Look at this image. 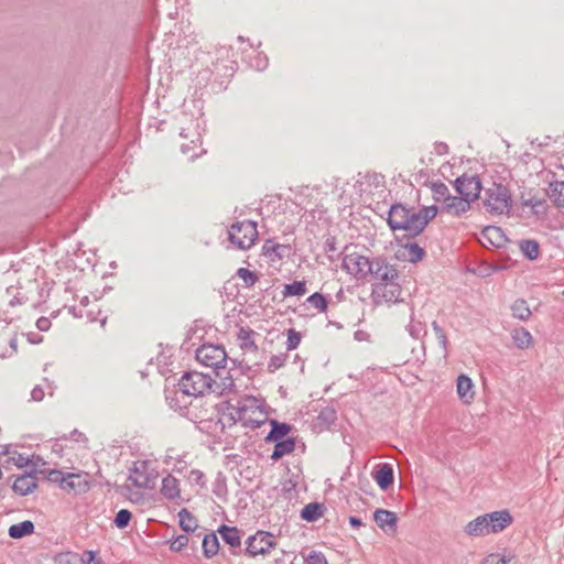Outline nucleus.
<instances>
[{
  "label": "nucleus",
  "instance_id": "nucleus-49",
  "mask_svg": "<svg viewBox=\"0 0 564 564\" xmlns=\"http://www.w3.org/2000/svg\"><path fill=\"white\" fill-rule=\"evenodd\" d=\"M432 327H433V330H434V333L436 335L438 344L441 345V347L446 352L447 351L448 341H447V337H446L445 332L443 330V328L435 321L432 323Z\"/></svg>",
  "mask_w": 564,
  "mask_h": 564
},
{
  "label": "nucleus",
  "instance_id": "nucleus-1",
  "mask_svg": "<svg viewBox=\"0 0 564 564\" xmlns=\"http://www.w3.org/2000/svg\"><path fill=\"white\" fill-rule=\"evenodd\" d=\"M369 279L373 281L371 288V300L376 305H381L383 303H398L402 301L399 271L395 265L391 264L386 258H375V264Z\"/></svg>",
  "mask_w": 564,
  "mask_h": 564
},
{
  "label": "nucleus",
  "instance_id": "nucleus-33",
  "mask_svg": "<svg viewBox=\"0 0 564 564\" xmlns=\"http://www.w3.org/2000/svg\"><path fill=\"white\" fill-rule=\"evenodd\" d=\"M203 553L206 558L214 557L219 551L218 538L214 532L207 533L203 538Z\"/></svg>",
  "mask_w": 564,
  "mask_h": 564
},
{
  "label": "nucleus",
  "instance_id": "nucleus-17",
  "mask_svg": "<svg viewBox=\"0 0 564 564\" xmlns=\"http://www.w3.org/2000/svg\"><path fill=\"white\" fill-rule=\"evenodd\" d=\"M36 487L37 478L35 470L19 476L12 485L13 491L20 496L31 494Z\"/></svg>",
  "mask_w": 564,
  "mask_h": 564
},
{
  "label": "nucleus",
  "instance_id": "nucleus-11",
  "mask_svg": "<svg viewBox=\"0 0 564 564\" xmlns=\"http://www.w3.org/2000/svg\"><path fill=\"white\" fill-rule=\"evenodd\" d=\"M454 185L457 193L467 198L469 204L477 199L481 192V182L477 175L464 174L455 180Z\"/></svg>",
  "mask_w": 564,
  "mask_h": 564
},
{
  "label": "nucleus",
  "instance_id": "nucleus-21",
  "mask_svg": "<svg viewBox=\"0 0 564 564\" xmlns=\"http://www.w3.org/2000/svg\"><path fill=\"white\" fill-rule=\"evenodd\" d=\"M465 533L469 536H485L490 534L487 522V514L477 517L469 521L464 529Z\"/></svg>",
  "mask_w": 564,
  "mask_h": 564
},
{
  "label": "nucleus",
  "instance_id": "nucleus-15",
  "mask_svg": "<svg viewBox=\"0 0 564 564\" xmlns=\"http://www.w3.org/2000/svg\"><path fill=\"white\" fill-rule=\"evenodd\" d=\"M409 207L403 204H393L389 209L387 223L392 231L403 230L408 227Z\"/></svg>",
  "mask_w": 564,
  "mask_h": 564
},
{
  "label": "nucleus",
  "instance_id": "nucleus-52",
  "mask_svg": "<svg viewBox=\"0 0 564 564\" xmlns=\"http://www.w3.org/2000/svg\"><path fill=\"white\" fill-rule=\"evenodd\" d=\"M58 564H78L83 562V558H79L77 554L74 553H62L56 558Z\"/></svg>",
  "mask_w": 564,
  "mask_h": 564
},
{
  "label": "nucleus",
  "instance_id": "nucleus-19",
  "mask_svg": "<svg viewBox=\"0 0 564 564\" xmlns=\"http://www.w3.org/2000/svg\"><path fill=\"white\" fill-rule=\"evenodd\" d=\"M373 520L376 521L377 525L382 530H397L398 517L393 511L386 509H377L373 513Z\"/></svg>",
  "mask_w": 564,
  "mask_h": 564
},
{
  "label": "nucleus",
  "instance_id": "nucleus-48",
  "mask_svg": "<svg viewBox=\"0 0 564 564\" xmlns=\"http://www.w3.org/2000/svg\"><path fill=\"white\" fill-rule=\"evenodd\" d=\"M302 336L294 328L288 330L286 349L294 350L299 347Z\"/></svg>",
  "mask_w": 564,
  "mask_h": 564
},
{
  "label": "nucleus",
  "instance_id": "nucleus-32",
  "mask_svg": "<svg viewBox=\"0 0 564 564\" xmlns=\"http://www.w3.org/2000/svg\"><path fill=\"white\" fill-rule=\"evenodd\" d=\"M325 511V507L319 502L307 503L301 511V518L307 522H314L319 519Z\"/></svg>",
  "mask_w": 564,
  "mask_h": 564
},
{
  "label": "nucleus",
  "instance_id": "nucleus-63",
  "mask_svg": "<svg viewBox=\"0 0 564 564\" xmlns=\"http://www.w3.org/2000/svg\"><path fill=\"white\" fill-rule=\"evenodd\" d=\"M326 243H327V246H328V250H335L334 242H329V241L327 240V242H326Z\"/></svg>",
  "mask_w": 564,
  "mask_h": 564
},
{
  "label": "nucleus",
  "instance_id": "nucleus-25",
  "mask_svg": "<svg viewBox=\"0 0 564 564\" xmlns=\"http://www.w3.org/2000/svg\"><path fill=\"white\" fill-rule=\"evenodd\" d=\"M161 494L164 498L169 500H175L181 497V489L178 480L172 476L167 475L162 479Z\"/></svg>",
  "mask_w": 564,
  "mask_h": 564
},
{
  "label": "nucleus",
  "instance_id": "nucleus-54",
  "mask_svg": "<svg viewBox=\"0 0 564 564\" xmlns=\"http://www.w3.org/2000/svg\"><path fill=\"white\" fill-rule=\"evenodd\" d=\"M66 474L67 473H64L58 469H52V470H50V473L47 475V479L52 482L58 484L59 487L63 488V485H64V481L66 478Z\"/></svg>",
  "mask_w": 564,
  "mask_h": 564
},
{
  "label": "nucleus",
  "instance_id": "nucleus-27",
  "mask_svg": "<svg viewBox=\"0 0 564 564\" xmlns=\"http://www.w3.org/2000/svg\"><path fill=\"white\" fill-rule=\"evenodd\" d=\"M274 448L270 458L274 462L281 459L284 455L291 454L295 449V438L288 437L278 442H274Z\"/></svg>",
  "mask_w": 564,
  "mask_h": 564
},
{
  "label": "nucleus",
  "instance_id": "nucleus-14",
  "mask_svg": "<svg viewBox=\"0 0 564 564\" xmlns=\"http://www.w3.org/2000/svg\"><path fill=\"white\" fill-rule=\"evenodd\" d=\"M88 474L67 473L63 485V490L74 492L75 495L85 494L89 490Z\"/></svg>",
  "mask_w": 564,
  "mask_h": 564
},
{
  "label": "nucleus",
  "instance_id": "nucleus-53",
  "mask_svg": "<svg viewBox=\"0 0 564 564\" xmlns=\"http://www.w3.org/2000/svg\"><path fill=\"white\" fill-rule=\"evenodd\" d=\"M188 481L191 484L198 485L200 487H205V475L199 469H192L188 474Z\"/></svg>",
  "mask_w": 564,
  "mask_h": 564
},
{
  "label": "nucleus",
  "instance_id": "nucleus-37",
  "mask_svg": "<svg viewBox=\"0 0 564 564\" xmlns=\"http://www.w3.org/2000/svg\"><path fill=\"white\" fill-rule=\"evenodd\" d=\"M178 523L185 532H194L198 528L196 518L185 508L178 512Z\"/></svg>",
  "mask_w": 564,
  "mask_h": 564
},
{
  "label": "nucleus",
  "instance_id": "nucleus-34",
  "mask_svg": "<svg viewBox=\"0 0 564 564\" xmlns=\"http://www.w3.org/2000/svg\"><path fill=\"white\" fill-rule=\"evenodd\" d=\"M253 330L240 327L238 332V340L240 341L241 349L251 352L258 351V346L253 340Z\"/></svg>",
  "mask_w": 564,
  "mask_h": 564
},
{
  "label": "nucleus",
  "instance_id": "nucleus-8",
  "mask_svg": "<svg viewBox=\"0 0 564 564\" xmlns=\"http://www.w3.org/2000/svg\"><path fill=\"white\" fill-rule=\"evenodd\" d=\"M373 264L375 258L352 252L344 256L341 267L357 280H369Z\"/></svg>",
  "mask_w": 564,
  "mask_h": 564
},
{
  "label": "nucleus",
  "instance_id": "nucleus-42",
  "mask_svg": "<svg viewBox=\"0 0 564 564\" xmlns=\"http://www.w3.org/2000/svg\"><path fill=\"white\" fill-rule=\"evenodd\" d=\"M308 304L315 307L318 312L324 313L327 311L328 301L322 293L315 292L306 300Z\"/></svg>",
  "mask_w": 564,
  "mask_h": 564
},
{
  "label": "nucleus",
  "instance_id": "nucleus-3",
  "mask_svg": "<svg viewBox=\"0 0 564 564\" xmlns=\"http://www.w3.org/2000/svg\"><path fill=\"white\" fill-rule=\"evenodd\" d=\"M484 206L489 214L502 215L509 213L511 207V194L507 186L492 183L485 189Z\"/></svg>",
  "mask_w": 564,
  "mask_h": 564
},
{
  "label": "nucleus",
  "instance_id": "nucleus-9",
  "mask_svg": "<svg viewBox=\"0 0 564 564\" xmlns=\"http://www.w3.org/2000/svg\"><path fill=\"white\" fill-rule=\"evenodd\" d=\"M437 212L438 208L434 205L423 207L419 210L410 208L408 214V227L405 228V232H408V236L410 238H414L419 236L421 232H423L427 224L433 218H435Z\"/></svg>",
  "mask_w": 564,
  "mask_h": 564
},
{
  "label": "nucleus",
  "instance_id": "nucleus-24",
  "mask_svg": "<svg viewBox=\"0 0 564 564\" xmlns=\"http://www.w3.org/2000/svg\"><path fill=\"white\" fill-rule=\"evenodd\" d=\"M457 393L464 403H470L474 400V383L466 375H459L457 378Z\"/></svg>",
  "mask_w": 564,
  "mask_h": 564
},
{
  "label": "nucleus",
  "instance_id": "nucleus-22",
  "mask_svg": "<svg viewBox=\"0 0 564 564\" xmlns=\"http://www.w3.org/2000/svg\"><path fill=\"white\" fill-rule=\"evenodd\" d=\"M271 430L264 437L267 443L278 442L284 440V437L291 432L292 426L285 422H279L276 420H270Z\"/></svg>",
  "mask_w": 564,
  "mask_h": 564
},
{
  "label": "nucleus",
  "instance_id": "nucleus-7",
  "mask_svg": "<svg viewBox=\"0 0 564 564\" xmlns=\"http://www.w3.org/2000/svg\"><path fill=\"white\" fill-rule=\"evenodd\" d=\"M195 356L199 364L213 368L217 376L227 362V354L221 345L203 344L196 349Z\"/></svg>",
  "mask_w": 564,
  "mask_h": 564
},
{
  "label": "nucleus",
  "instance_id": "nucleus-16",
  "mask_svg": "<svg viewBox=\"0 0 564 564\" xmlns=\"http://www.w3.org/2000/svg\"><path fill=\"white\" fill-rule=\"evenodd\" d=\"M487 514V522L489 533H499L508 528L512 522L513 518L509 510L492 511Z\"/></svg>",
  "mask_w": 564,
  "mask_h": 564
},
{
  "label": "nucleus",
  "instance_id": "nucleus-45",
  "mask_svg": "<svg viewBox=\"0 0 564 564\" xmlns=\"http://www.w3.org/2000/svg\"><path fill=\"white\" fill-rule=\"evenodd\" d=\"M132 513L128 509H121L116 513L113 523L118 529H124L131 521Z\"/></svg>",
  "mask_w": 564,
  "mask_h": 564
},
{
  "label": "nucleus",
  "instance_id": "nucleus-50",
  "mask_svg": "<svg viewBox=\"0 0 564 564\" xmlns=\"http://www.w3.org/2000/svg\"><path fill=\"white\" fill-rule=\"evenodd\" d=\"M188 541L187 535L180 534L171 541L170 549L174 552H180L188 544Z\"/></svg>",
  "mask_w": 564,
  "mask_h": 564
},
{
  "label": "nucleus",
  "instance_id": "nucleus-35",
  "mask_svg": "<svg viewBox=\"0 0 564 564\" xmlns=\"http://www.w3.org/2000/svg\"><path fill=\"white\" fill-rule=\"evenodd\" d=\"M512 316L519 321H528L532 313L531 310L523 299L516 300L511 305Z\"/></svg>",
  "mask_w": 564,
  "mask_h": 564
},
{
  "label": "nucleus",
  "instance_id": "nucleus-57",
  "mask_svg": "<svg viewBox=\"0 0 564 564\" xmlns=\"http://www.w3.org/2000/svg\"><path fill=\"white\" fill-rule=\"evenodd\" d=\"M31 398L33 401H42L44 398V390L40 386L34 387L31 391Z\"/></svg>",
  "mask_w": 564,
  "mask_h": 564
},
{
  "label": "nucleus",
  "instance_id": "nucleus-61",
  "mask_svg": "<svg viewBox=\"0 0 564 564\" xmlns=\"http://www.w3.org/2000/svg\"><path fill=\"white\" fill-rule=\"evenodd\" d=\"M14 460V464L18 466V467H24V466H28L29 463H30V459L28 457H24L22 454H18V457H13L12 458Z\"/></svg>",
  "mask_w": 564,
  "mask_h": 564
},
{
  "label": "nucleus",
  "instance_id": "nucleus-56",
  "mask_svg": "<svg viewBox=\"0 0 564 564\" xmlns=\"http://www.w3.org/2000/svg\"><path fill=\"white\" fill-rule=\"evenodd\" d=\"M294 556L292 553L283 552L282 556L274 560V564H293Z\"/></svg>",
  "mask_w": 564,
  "mask_h": 564
},
{
  "label": "nucleus",
  "instance_id": "nucleus-12",
  "mask_svg": "<svg viewBox=\"0 0 564 564\" xmlns=\"http://www.w3.org/2000/svg\"><path fill=\"white\" fill-rule=\"evenodd\" d=\"M480 243L486 248H505L510 242L505 231L497 226H487L482 229L479 238Z\"/></svg>",
  "mask_w": 564,
  "mask_h": 564
},
{
  "label": "nucleus",
  "instance_id": "nucleus-64",
  "mask_svg": "<svg viewBox=\"0 0 564 564\" xmlns=\"http://www.w3.org/2000/svg\"><path fill=\"white\" fill-rule=\"evenodd\" d=\"M355 336L357 339H360V337H362V334H360L359 332H356Z\"/></svg>",
  "mask_w": 564,
  "mask_h": 564
},
{
  "label": "nucleus",
  "instance_id": "nucleus-39",
  "mask_svg": "<svg viewBox=\"0 0 564 564\" xmlns=\"http://www.w3.org/2000/svg\"><path fill=\"white\" fill-rule=\"evenodd\" d=\"M180 135L182 138H185V139L191 138V144L183 143L181 145V150H182L183 153H189L192 150L197 148L198 144L199 145L202 144L200 135L195 130L194 131H187L186 129H182L181 132H180Z\"/></svg>",
  "mask_w": 564,
  "mask_h": 564
},
{
  "label": "nucleus",
  "instance_id": "nucleus-43",
  "mask_svg": "<svg viewBox=\"0 0 564 564\" xmlns=\"http://www.w3.org/2000/svg\"><path fill=\"white\" fill-rule=\"evenodd\" d=\"M237 276L243 281L246 288H251L259 281L258 274L247 268H239Z\"/></svg>",
  "mask_w": 564,
  "mask_h": 564
},
{
  "label": "nucleus",
  "instance_id": "nucleus-36",
  "mask_svg": "<svg viewBox=\"0 0 564 564\" xmlns=\"http://www.w3.org/2000/svg\"><path fill=\"white\" fill-rule=\"evenodd\" d=\"M290 250V247L286 245L275 243L272 240H267L262 247V252L264 256L274 254V257L279 260L285 257V252Z\"/></svg>",
  "mask_w": 564,
  "mask_h": 564
},
{
  "label": "nucleus",
  "instance_id": "nucleus-31",
  "mask_svg": "<svg viewBox=\"0 0 564 564\" xmlns=\"http://www.w3.org/2000/svg\"><path fill=\"white\" fill-rule=\"evenodd\" d=\"M511 338L519 349H528L533 343L531 333L524 327L514 328L511 333Z\"/></svg>",
  "mask_w": 564,
  "mask_h": 564
},
{
  "label": "nucleus",
  "instance_id": "nucleus-10",
  "mask_svg": "<svg viewBox=\"0 0 564 564\" xmlns=\"http://www.w3.org/2000/svg\"><path fill=\"white\" fill-rule=\"evenodd\" d=\"M276 546V541L273 534L267 531L259 530L253 535H250L246 541L245 552L256 557L258 555L267 554L271 549Z\"/></svg>",
  "mask_w": 564,
  "mask_h": 564
},
{
  "label": "nucleus",
  "instance_id": "nucleus-46",
  "mask_svg": "<svg viewBox=\"0 0 564 564\" xmlns=\"http://www.w3.org/2000/svg\"><path fill=\"white\" fill-rule=\"evenodd\" d=\"M288 357L289 355L286 352L273 355L268 362V371L272 373L282 368L285 365Z\"/></svg>",
  "mask_w": 564,
  "mask_h": 564
},
{
  "label": "nucleus",
  "instance_id": "nucleus-6",
  "mask_svg": "<svg viewBox=\"0 0 564 564\" xmlns=\"http://www.w3.org/2000/svg\"><path fill=\"white\" fill-rule=\"evenodd\" d=\"M252 408H258L257 399L254 398L238 401L236 405L227 403L218 417L217 424H220L221 431H224L225 427H230L237 422L246 420V415Z\"/></svg>",
  "mask_w": 564,
  "mask_h": 564
},
{
  "label": "nucleus",
  "instance_id": "nucleus-40",
  "mask_svg": "<svg viewBox=\"0 0 564 564\" xmlns=\"http://www.w3.org/2000/svg\"><path fill=\"white\" fill-rule=\"evenodd\" d=\"M307 292L306 282L305 281H294L292 283L285 284L282 291L284 297L289 296H302Z\"/></svg>",
  "mask_w": 564,
  "mask_h": 564
},
{
  "label": "nucleus",
  "instance_id": "nucleus-44",
  "mask_svg": "<svg viewBox=\"0 0 564 564\" xmlns=\"http://www.w3.org/2000/svg\"><path fill=\"white\" fill-rule=\"evenodd\" d=\"M523 206H529L532 208L533 214L541 215L546 212V202L545 199L531 197L523 202Z\"/></svg>",
  "mask_w": 564,
  "mask_h": 564
},
{
  "label": "nucleus",
  "instance_id": "nucleus-47",
  "mask_svg": "<svg viewBox=\"0 0 564 564\" xmlns=\"http://www.w3.org/2000/svg\"><path fill=\"white\" fill-rule=\"evenodd\" d=\"M408 332L411 335V337L415 339H419L421 336L426 334L424 324L420 321H415L413 317L411 318V322L408 325Z\"/></svg>",
  "mask_w": 564,
  "mask_h": 564
},
{
  "label": "nucleus",
  "instance_id": "nucleus-5",
  "mask_svg": "<svg viewBox=\"0 0 564 564\" xmlns=\"http://www.w3.org/2000/svg\"><path fill=\"white\" fill-rule=\"evenodd\" d=\"M166 400L172 409L178 411L181 415L195 423H203L212 420L209 414L213 412V406H203L202 400H194L191 401L188 405H181L176 391L174 392V397L166 395Z\"/></svg>",
  "mask_w": 564,
  "mask_h": 564
},
{
  "label": "nucleus",
  "instance_id": "nucleus-26",
  "mask_svg": "<svg viewBox=\"0 0 564 564\" xmlns=\"http://www.w3.org/2000/svg\"><path fill=\"white\" fill-rule=\"evenodd\" d=\"M223 541L231 547L240 549L241 545V533L236 527H228L223 524L218 529Z\"/></svg>",
  "mask_w": 564,
  "mask_h": 564
},
{
  "label": "nucleus",
  "instance_id": "nucleus-38",
  "mask_svg": "<svg viewBox=\"0 0 564 564\" xmlns=\"http://www.w3.org/2000/svg\"><path fill=\"white\" fill-rule=\"evenodd\" d=\"M433 199L438 203H445L448 200L451 193L448 187L442 182L430 183Z\"/></svg>",
  "mask_w": 564,
  "mask_h": 564
},
{
  "label": "nucleus",
  "instance_id": "nucleus-13",
  "mask_svg": "<svg viewBox=\"0 0 564 564\" xmlns=\"http://www.w3.org/2000/svg\"><path fill=\"white\" fill-rule=\"evenodd\" d=\"M129 480L141 489H151L154 486L153 477L148 471L147 462H135L130 469Z\"/></svg>",
  "mask_w": 564,
  "mask_h": 564
},
{
  "label": "nucleus",
  "instance_id": "nucleus-55",
  "mask_svg": "<svg viewBox=\"0 0 564 564\" xmlns=\"http://www.w3.org/2000/svg\"><path fill=\"white\" fill-rule=\"evenodd\" d=\"M510 560H507L506 556L489 554L482 560L481 564H508Z\"/></svg>",
  "mask_w": 564,
  "mask_h": 564
},
{
  "label": "nucleus",
  "instance_id": "nucleus-2",
  "mask_svg": "<svg viewBox=\"0 0 564 564\" xmlns=\"http://www.w3.org/2000/svg\"><path fill=\"white\" fill-rule=\"evenodd\" d=\"M213 383L214 379L209 375L198 371H188L178 380V389L183 395L194 397L195 400H198V397L210 392Z\"/></svg>",
  "mask_w": 564,
  "mask_h": 564
},
{
  "label": "nucleus",
  "instance_id": "nucleus-62",
  "mask_svg": "<svg viewBox=\"0 0 564 564\" xmlns=\"http://www.w3.org/2000/svg\"><path fill=\"white\" fill-rule=\"evenodd\" d=\"M349 523L355 529H359L364 524L361 519L354 517V516L349 517Z\"/></svg>",
  "mask_w": 564,
  "mask_h": 564
},
{
  "label": "nucleus",
  "instance_id": "nucleus-59",
  "mask_svg": "<svg viewBox=\"0 0 564 564\" xmlns=\"http://www.w3.org/2000/svg\"><path fill=\"white\" fill-rule=\"evenodd\" d=\"M85 555L87 556L86 563L87 564H101V560L96 556V552L94 551H86Z\"/></svg>",
  "mask_w": 564,
  "mask_h": 564
},
{
  "label": "nucleus",
  "instance_id": "nucleus-29",
  "mask_svg": "<svg viewBox=\"0 0 564 564\" xmlns=\"http://www.w3.org/2000/svg\"><path fill=\"white\" fill-rule=\"evenodd\" d=\"M34 523L31 520H25L20 523L12 524L9 528L8 534L11 539L19 540L31 535L34 532Z\"/></svg>",
  "mask_w": 564,
  "mask_h": 564
},
{
  "label": "nucleus",
  "instance_id": "nucleus-20",
  "mask_svg": "<svg viewBox=\"0 0 564 564\" xmlns=\"http://www.w3.org/2000/svg\"><path fill=\"white\" fill-rule=\"evenodd\" d=\"M373 478L382 490H387L394 481L393 468L390 464H381L375 471Z\"/></svg>",
  "mask_w": 564,
  "mask_h": 564
},
{
  "label": "nucleus",
  "instance_id": "nucleus-58",
  "mask_svg": "<svg viewBox=\"0 0 564 564\" xmlns=\"http://www.w3.org/2000/svg\"><path fill=\"white\" fill-rule=\"evenodd\" d=\"M263 423V421L260 420H252L248 417V414L246 415V420L242 421L243 426L250 427V429H258Z\"/></svg>",
  "mask_w": 564,
  "mask_h": 564
},
{
  "label": "nucleus",
  "instance_id": "nucleus-30",
  "mask_svg": "<svg viewBox=\"0 0 564 564\" xmlns=\"http://www.w3.org/2000/svg\"><path fill=\"white\" fill-rule=\"evenodd\" d=\"M402 249L403 258L411 263H417L425 257V250L416 242H405Z\"/></svg>",
  "mask_w": 564,
  "mask_h": 564
},
{
  "label": "nucleus",
  "instance_id": "nucleus-28",
  "mask_svg": "<svg viewBox=\"0 0 564 564\" xmlns=\"http://www.w3.org/2000/svg\"><path fill=\"white\" fill-rule=\"evenodd\" d=\"M547 196L557 208H564V181L550 182Z\"/></svg>",
  "mask_w": 564,
  "mask_h": 564
},
{
  "label": "nucleus",
  "instance_id": "nucleus-60",
  "mask_svg": "<svg viewBox=\"0 0 564 564\" xmlns=\"http://www.w3.org/2000/svg\"><path fill=\"white\" fill-rule=\"evenodd\" d=\"M50 326H51V321L46 317H41L36 322V327L42 332L47 330L50 328Z\"/></svg>",
  "mask_w": 564,
  "mask_h": 564
},
{
  "label": "nucleus",
  "instance_id": "nucleus-4",
  "mask_svg": "<svg viewBox=\"0 0 564 564\" xmlns=\"http://www.w3.org/2000/svg\"><path fill=\"white\" fill-rule=\"evenodd\" d=\"M258 239L257 223L252 220L237 221L228 229V240L240 250L251 248Z\"/></svg>",
  "mask_w": 564,
  "mask_h": 564
},
{
  "label": "nucleus",
  "instance_id": "nucleus-23",
  "mask_svg": "<svg viewBox=\"0 0 564 564\" xmlns=\"http://www.w3.org/2000/svg\"><path fill=\"white\" fill-rule=\"evenodd\" d=\"M337 421V413L334 408L322 409L315 419L314 426L318 431L329 430Z\"/></svg>",
  "mask_w": 564,
  "mask_h": 564
},
{
  "label": "nucleus",
  "instance_id": "nucleus-51",
  "mask_svg": "<svg viewBox=\"0 0 564 564\" xmlns=\"http://www.w3.org/2000/svg\"><path fill=\"white\" fill-rule=\"evenodd\" d=\"M306 564H328L325 555L322 552L311 551L305 558Z\"/></svg>",
  "mask_w": 564,
  "mask_h": 564
},
{
  "label": "nucleus",
  "instance_id": "nucleus-41",
  "mask_svg": "<svg viewBox=\"0 0 564 564\" xmlns=\"http://www.w3.org/2000/svg\"><path fill=\"white\" fill-rule=\"evenodd\" d=\"M520 250L529 260H535L540 253L539 243L535 240H521L519 242Z\"/></svg>",
  "mask_w": 564,
  "mask_h": 564
},
{
  "label": "nucleus",
  "instance_id": "nucleus-18",
  "mask_svg": "<svg viewBox=\"0 0 564 564\" xmlns=\"http://www.w3.org/2000/svg\"><path fill=\"white\" fill-rule=\"evenodd\" d=\"M470 209L467 198L451 195L448 200L442 205V212L452 216H460Z\"/></svg>",
  "mask_w": 564,
  "mask_h": 564
}]
</instances>
